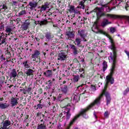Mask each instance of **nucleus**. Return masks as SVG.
I'll list each match as a JSON object with an SVG mask.
<instances>
[{
    "label": "nucleus",
    "instance_id": "nucleus-1",
    "mask_svg": "<svg viewBox=\"0 0 129 129\" xmlns=\"http://www.w3.org/2000/svg\"><path fill=\"white\" fill-rule=\"evenodd\" d=\"M110 57L112 60V63L110 69V73L106 77V86H108L109 83L110 84L114 83V78H113V76L115 71V68H116V63H117V55H111Z\"/></svg>",
    "mask_w": 129,
    "mask_h": 129
},
{
    "label": "nucleus",
    "instance_id": "nucleus-2",
    "mask_svg": "<svg viewBox=\"0 0 129 129\" xmlns=\"http://www.w3.org/2000/svg\"><path fill=\"white\" fill-rule=\"evenodd\" d=\"M108 86H106V84H105L102 93L100 94V95L94 100V103L95 104H100V101L101 100V98L103 97V95H105L106 97V105L110 104V102H111V97H110V94H109L108 92L106 91Z\"/></svg>",
    "mask_w": 129,
    "mask_h": 129
},
{
    "label": "nucleus",
    "instance_id": "nucleus-3",
    "mask_svg": "<svg viewBox=\"0 0 129 129\" xmlns=\"http://www.w3.org/2000/svg\"><path fill=\"white\" fill-rule=\"evenodd\" d=\"M94 105H95V104L94 103V102H93L91 105L88 106L87 107L81 109V110L80 111L79 114L77 115V117L78 118L82 116L84 118L87 119V118H88L87 112L89 111V110L91 109L92 106H94Z\"/></svg>",
    "mask_w": 129,
    "mask_h": 129
},
{
    "label": "nucleus",
    "instance_id": "nucleus-4",
    "mask_svg": "<svg viewBox=\"0 0 129 129\" xmlns=\"http://www.w3.org/2000/svg\"><path fill=\"white\" fill-rule=\"evenodd\" d=\"M97 19L96 21H99L101 18L102 17H107V18H110V19H124V16H120V15H116L115 14H105L102 13L101 14H96Z\"/></svg>",
    "mask_w": 129,
    "mask_h": 129
},
{
    "label": "nucleus",
    "instance_id": "nucleus-5",
    "mask_svg": "<svg viewBox=\"0 0 129 129\" xmlns=\"http://www.w3.org/2000/svg\"><path fill=\"white\" fill-rule=\"evenodd\" d=\"M108 38L109 39L110 42L111 43V45L110 46V49H111L113 52L112 53H111V55H117V49H116V47L115 46V43H114V40H113V39H112V37H110V35L109 34L107 36Z\"/></svg>",
    "mask_w": 129,
    "mask_h": 129
},
{
    "label": "nucleus",
    "instance_id": "nucleus-6",
    "mask_svg": "<svg viewBox=\"0 0 129 129\" xmlns=\"http://www.w3.org/2000/svg\"><path fill=\"white\" fill-rule=\"evenodd\" d=\"M40 55H41L40 51L38 50H35L34 53L31 54V58L33 59L32 61L40 64L41 63V57Z\"/></svg>",
    "mask_w": 129,
    "mask_h": 129
},
{
    "label": "nucleus",
    "instance_id": "nucleus-7",
    "mask_svg": "<svg viewBox=\"0 0 129 129\" xmlns=\"http://www.w3.org/2000/svg\"><path fill=\"white\" fill-rule=\"evenodd\" d=\"M67 59V54L65 50H61L58 54L57 60L60 61H64Z\"/></svg>",
    "mask_w": 129,
    "mask_h": 129
},
{
    "label": "nucleus",
    "instance_id": "nucleus-8",
    "mask_svg": "<svg viewBox=\"0 0 129 129\" xmlns=\"http://www.w3.org/2000/svg\"><path fill=\"white\" fill-rule=\"evenodd\" d=\"M76 73L79 74L81 78L84 79L86 76L85 75V70L83 68H82L81 67H79V68L76 70Z\"/></svg>",
    "mask_w": 129,
    "mask_h": 129
},
{
    "label": "nucleus",
    "instance_id": "nucleus-9",
    "mask_svg": "<svg viewBox=\"0 0 129 129\" xmlns=\"http://www.w3.org/2000/svg\"><path fill=\"white\" fill-rule=\"evenodd\" d=\"M70 110H71V109H70V108L68 109L67 112L66 111L62 110V112L59 114V116L61 117H62V115H63V114H66V119L67 120H69V119H70V117H71V113H70Z\"/></svg>",
    "mask_w": 129,
    "mask_h": 129
},
{
    "label": "nucleus",
    "instance_id": "nucleus-10",
    "mask_svg": "<svg viewBox=\"0 0 129 129\" xmlns=\"http://www.w3.org/2000/svg\"><path fill=\"white\" fill-rule=\"evenodd\" d=\"M38 6V3L35 1H32L29 2V5L27 6L31 11H34L37 8Z\"/></svg>",
    "mask_w": 129,
    "mask_h": 129
},
{
    "label": "nucleus",
    "instance_id": "nucleus-11",
    "mask_svg": "<svg viewBox=\"0 0 129 129\" xmlns=\"http://www.w3.org/2000/svg\"><path fill=\"white\" fill-rule=\"evenodd\" d=\"M36 129H47V126H46L44 119L40 120Z\"/></svg>",
    "mask_w": 129,
    "mask_h": 129
},
{
    "label": "nucleus",
    "instance_id": "nucleus-12",
    "mask_svg": "<svg viewBox=\"0 0 129 129\" xmlns=\"http://www.w3.org/2000/svg\"><path fill=\"white\" fill-rule=\"evenodd\" d=\"M20 98H17V97H12L11 98V106L12 107H14V106H16L17 105H18L19 102H18V100H19Z\"/></svg>",
    "mask_w": 129,
    "mask_h": 129
},
{
    "label": "nucleus",
    "instance_id": "nucleus-13",
    "mask_svg": "<svg viewBox=\"0 0 129 129\" xmlns=\"http://www.w3.org/2000/svg\"><path fill=\"white\" fill-rule=\"evenodd\" d=\"M9 125H11V121L6 120L5 121L3 126L1 128V129H13V128L11 126L8 127V126Z\"/></svg>",
    "mask_w": 129,
    "mask_h": 129
},
{
    "label": "nucleus",
    "instance_id": "nucleus-14",
    "mask_svg": "<svg viewBox=\"0 0 129 129\" xmlns=\"http://www.w3.org/2000/svg\"><path fill=\"white\" fill-rule=\"evenodd\" d=\"M71 98L67 97L61 101V103L65 105L66 106H70V104L71 103Z\"/></svg>",
    "mask_w": 129,
    "mask_h": 129
},
{
    "label": "nucleus",
    "instance_id": "nucleus-15",
    "mask_svg": "<svg viewBox=\"0 0 129 129\" xmlns=\"http://www.w3.org/2000/svg\"><path fill=\"white\" fill-rule=\"evenodd\" d=\"M9 76L11 79H12V78H17L18 73H17V70L16 69H12L11 71Z\"/></svg>",
    "mask_w": 129,
    "mask_h": 129
},
{
    "label": "nucleus",
    "instance_id": "nucleus-16",
    "mask_svg": "<svg viewBox=\"0 0 129 129\" xmlns=\"http://www.w3.org/2000/svg\"><path fill=\"white\" fill-rule=\"evenodd\" d=\"M29 26H30V22L29 20H26L21 26V29L23 31H27L28 28H29Z\"/></svg>",
    "mask_w": 129,
    "mask_h": 129
},
{
    "label": "nucleus",
    "instance_id": "nucleus-17",
    "mask_svg": "<svg viewBox=\"0 0 129 129\" xmlns=\"http://www.w3.org/2000/svg\"><path fill=\"white\" fill-rule=\"evenodd\" d=\"M81 38L80 37H77L75 41V45H77V47L79 48H84V46L81 45Z\"/></svg>",
    "mask_w": 129,
    "mask_h": 129
},
{
    "label": "nucleus",
    "instance_id": "nucleus-18",
    "mask_svg": "<svg viewBox=\"0 0 129 129\" xmlns=\"http://www.w3.org/2000/svg\"><path fill=\"white\" fill-rule=\"evenodd\" d=\"M73 68H77V66H79V67H81V64H80V62L79 61H78V59L77 58H74L73 60Z\"/></svg>",
    "mask_w": 129,
    "mask_h": 129
},
{
    "label": "nucleus",
    "instance_id": "nucleus-19",
    "mask_svg": "<svg viewBox=\"0 0 129 129\" xmlns=\"http://www.w3.org/2000/svg\"><path fill=\"white\" fill-rule=\"evenodd\" d=\"M45 37L46 40H48V41H50V40H52V39L54 38V35H53V34H52L50 32H47L45 33Z\"/></svg>",
    "mask_w": 129,
    "mask_h": 129
},
{
    "label": "nucleus",
    "instance_id": "nucleus-20",
    "mask_svg": "<svg viewBox=\"0 0 129 129\" xmlns=\"http://www.w3.org/2000/svg\"><path fill=\"white\" fill-rule=\"evenodd\" d=\"M34 70L29 69H26V72L24 73V74H26L27 76H34Z\"/></svg>",
    "mask_w": 129,
    "mask_h": 129
},
{
    "label": "nucleus",
    "instance_id": "nucleus-21",
    "mask_svg": "<svg viewBox=\"0 0 129 129\" xmlns=\"http://www.w3.org/2000/svg\"><path fill=\"white\" fill-rule=\"evenodd\" d=\"M78 33L81 38H86V34H85V30L80 29Z\"/></svg>",
    "mask_w": 129,
    "mask_h": 129
},
{
    "label": "nucleus",
    "instance_id": "nucleus-22",
    "mask_svg": "<svg viewBox=\"0 0 129 129\" xmlns=\"http://www.w3.org/2000/svg\"><path fill=\"white\" fill-rule=\"evenodd\" d=\"M71 49L73 50V53L74 55H76L79 53L78 49L76 46L74 45V44L71 45Z\"/></svg>",
    "mask_w": 129,
    "mask_h": 129
},
{
    "label": "nucleus",
    "instance_id": "nucleus-23",
    "mask_svg": "<svg viewBox=\"0 0 129 129\" xmlns=\"http://www.w3.org/2000/svg\"><path fill=\"white\" fill-rule=\"evenodd\" d=\"M66 36L68 37V40H71L72 38H74V33L72 31H67Z\"/></svg>",
    "mask_w": 129,
    "mask_h": 129
},
{
    "label": "nucleus",
    "instance_id": "nucleus-24",
    "mask_svg": "<svg viewBox=\"0 0 129 129\" xmlns=\"http://www.w3.org/2000/svg\"><path fill=\"white\" fill-rule=\"evenodd\" d=\"M61 91L63 94L68 93V86L63 85L61 87Z\"/></svg>",
    "mask_w": 129,
    "mask_h": 129
},
{
    "label": "nucleus",
    "instance_id": "nucleus-25",
    "mask_svg": "<svg viewBox=\"0 0 129 129\" xmlns=\"http://www.w3.org/2000/svg\"><path fill=\"white\" fill-rule=\"evenodd\" d=\"M7 45V38H6L4 36H0V46L1 45Z\"/></svg>",
    "mask_w": 129,
    "mask_h": 129
},
{
    "label": "nucleus",
    "instance_id": "nucleus-26",
    "mask_svg": "<svg viewBox=\"0 0 129 129\" xmlns=\"http://www.w3.org/2000/svg\"><path fill=\"white\" fill-rule=\"evenodd\" d=\"M75 7L74 6H70V9H67L68 12H67V14H68L69 12L70 14H74L75 11Z\"/></svg>",
    "mask_w": 129,
    "mask_h": 129
},
{
    "label": "nucleus",
    "instance_id": "nucleus-27",
    "mask_svg": "<svg viewBox=\"0 0 129 129\" xmlns=\"http://www.w3.org/2000/svg\"><path fill=\"white\" fill-rule=\"evenodd\" d=\"M77 118H78L77 117V116H75L73 119L72 120H71V121L70 122L68 127H70L71 128V126H72V125H73V124H74V122H75V121H76V120H77Z\"/></svg>",
    "mask_w": 129,
    "mask_h": 129
},
{
    "label": "nucleus",
    "instance_id": "nucleus-28",
    "mask_svg": "<svg viewBox=\"0 0 129 129\" xmlns=\"http://www.w3.org/2000/svg\"><path fill=\"white\" fill-rule=\"evenodd\" d=\"M110 24H111V22L108 21V20L107 19H104V21L101 23V26L104 27L106 26H107V25H110Z\"/></svg>",
    "mask_w": 129,
    "mask_h": 129
},
{
    "label": "nucleus",
    "instance_id": "nucleus-29",
    "mask_svg": "<svg viewBox=\"0 0 129 129\" xmlns=\"http://www.w3.org/2000/svg\"><path fill=\"white\" fill-rule=\"evenodd\" d=\"M10 105L7 103H0V108L1 109H6V108H8L9 107Z\"/></svg>",
    "mask_w": 129,
    "mask_h": 129
},
{
    "label": "nucleus",
    "instance_id": "nucleus-30",
    "mask_svg": "<svg viewBox=\"0 0 129 129\" xmlns=\"http://www.w3.org/2000/svg\"><path fill=\"white\" fill-rule=\"evenodd\" d=\"M23 65L24 67V69L26 70V69H29L30 68V64L29 63V60H26L23 62Z\"/></svg>",
    "mask_w": 129,
    "mask_h": 129
},
{
    "label": "nucleus",
    "instance_id": "nucleus-31",
    "mask_svg": "<svg viewBox=\"0 0 129 129\" xmlns=\"http://www.w3.org/2000/svg\"><path fill=\"white\" fill-rule=\"evenodd\" d=\"M81 77L80 76L77 75H74L73 80L74 83H76V82H78L80 80V79Z\"/></svg>",
    "mask_w": 129,
    "mask_h": 129
},
{
    "label": "nucleus",
    "instance_id": "nucleus-32",
    "mask_svg": "<svg viewBox=\"0 0 129 129\" xmlns=\"http://www.w3.org/2000/svg\"><path fill=\"white\" fill-rule=\"evenodd\" d=\"M44 75L46 76V77H51L52 76V74H53V72L52 70H48L43 73Z\"/></svg>",
    "mask_w": 129,
    "mask_h": 129
},
{
    "label": "nucleus",
    "instance_id": "nucleus-33",
    "mask_svg": "<svg viewBox=\"0 0 129 129\" xmlns=\"http://www.w3.org/2000/svg\"><path fill=\"white\" fill-rule=\"evenodd\" d=\"M44 107V105L42 104H37L34 105V109L35 110H38V109H42Z\"/></svg>",
    "mask_w": 129,
    "mask_h": 129
},
{
    "label": "nucleus",
    "instance_id": "nucleus-34",
    "mask_svg": "<svg viewBox=\"0 0 129 129\" xmlns=\"http://www.w3.org/2000/svg\"><path fill=\"white\" fill-rule=\"evenodd\" d=\"M85 2H83V1H81L79 3V9H82V10H85Z\"/></svg>",
    "mask_w": 129,
    "mask_h": 129
},
{
    "label": "nucleus",
    "instance_id": "nucleus-35",
    "mask_svg": "<svg viewBox=\"0 0 129 129\" xmlns=\"http://www.w3.org/2000/svg\"><path fill=\"white\" fill-rule=\"evenodd\" d=\"M97 11L98 12H97ZM93 12L94 13H96V14H99V15H101V14H105L101 11V8L98 7H96L95 9H94Z\"/></svg>",
    "mask_w": 129,
    "mask_h": 129
},
{
    "label": "nucleus",
    "instance_id": "nucleus-36",
    "mask_svg": "<svg viewBox=\"0 0 129 129\" xmlns=\"http://www.w3.org/2000/svg\"><path fill=\"white\" fill-rule=\"evenodd\" d=\"M107 67H108V66L107 65V62L105 60H104L103 62V72H104L106 69H107Z\"/></svg>",
    "mask_w": 129,
    "mask_h": 129
},
{
    "label": "nucleus",
    "instance_id": "nucleus-37",
    "mask_svg": "<svg viewBox=\"0 0 129 129\" xmlns=\"http://www.w3.org/2000/svg\"><path fill=\"white\" fill-rule=\"evenodd\" d=\"M38 22L40 26H44L45 25H47L48 24V20H47V19Z\"/></svg>",
    "mask_w": 129,
    "mask_h": 129
},
{
    "label": "nucleus",
    "instance_id": "nucleus-38",
    "mask_svg": "<svg viewBox=\"0 0 129 129\" xmlns=\"http://www.w3.org/2000/svg\"><path fill=\"white\" fill-rule=\"evenodd\" d=\"M31 86H32V84H30L27 89L26 90V91L28 92L29 95H32V88Z\"/></svg>",
    "mask_w": 129,
    "mask_h": 129
},
{
    "label": "nucleus",
    "instance_id": "nucleus-39",
    "mask_svg": "<svg viewBox=\"0 0 129 129\" xmlns=\"http://www.w3.org/2000/svg\"><path fill=\"white\" fill-rule=\"evenodd\" d=\"M98 33H99L100 34H102V35H104V36H106V37H107L108 36V34L106 33L105 31L102 30H99L97 32H96V34H98Z\"/></svg>",
    "mask_w": 129,
    "mask_h": 129
},
{
    "label": "nucleus",
    "instance_id": "nucleus-40",
    "mask_svg": "<svg viewBox=\"0 0 129 129\" xmlns=\"http://www.w3.org/2000/svg\"><path fill=\"white\" fill-rule=\"evenodd\" d=\"M47 7H48V6L46 5V3H45L44 5H42L40 8V11L44 12L46 11V10H47Z\"/></svg>",
    "mask_w": 129,
    "mask_h": 129
},
{
    "label": "nucleus",
    "instance_id": "nucleus-41",
    "mask_svg": "<svg viewBox=\"0 0 129 129\" xmlns=\"http://www.w3.org/2000/svg\"><path fill=\"white\" fill-rule=\"evenodd\" d=\"M6 33H10V34H11V35H13V29L11 28L10 27H6Z\"/></svg>",
    "mask_w": 129,
    "mask_h": 129
},
{
    "label": "nucleus",
    "instance_id": "nucleus-42",
    "mask_svg": "<svg viewBox=\"0 0 129 129\" xmlns=\"http://www.w3.org/2000/svg\"><path fill=\"white\" fill-rule=\"evenodd\" d=\"M24 72L22 71L19 72L17 74V78H21V77H23L24 76Z\"/></svg>",
    "mask_w": 129,
    "mask_h": 129
},
{
    "label": "nucleus",
    "instance_id": "nucleus-43",
    "mask_svg": "<svg viewBox=\"0 0 129 129\" xmlns=\"http://www.w3.org/2000/svg\"><path fill=\"white\" fill-rule=\"evenodd\" d=\"M6 59H10L12 57V53L9 51L6 53Z\"/></svg>",
    "mask_w": 129,
    "mask_h": 129
},
{
    "label": "nucleus",
    "instance_id": "nucleus-44",
    "mask_svg": "<svg viewBox=\"0 0 129 129\" xmlns=\"http://www.w3.org/2000/svg\"><path fill=\"white\" fill-rule=\"evenodd\" d=\"M75 15L79 16V15H80V11H76V10L74 13L71 15V18H75Z\"/></svg>",
    "mask_w": 129,
    "mask_h": 129
},
{
    "label": "nucleus",
    "instance_id": "nucleus-45",
    "mask_svg": "<svg viewBox=\"0 0 129 129\" xmlns=\"http://www.w3.org/2000/svg\"><path fill=\"white\" fill-rule=\"evenodd\" d=\"M57 101H60L61 103H62V101L63 99H62V94H59L58 96V97L56 99Z\"/></svg>",
    "mask_w": 129,
    "mask_h": 129
},
{
    "label": "nucleus",
    "instance_id": "nucleus-46",
    "mask_svg": "<svg viewBox=\"0 0 129 129\" xmlns=\"http://www.w3.org/2000/svg\"><path fill=\"white\" fill-rule=\"evenodd\" d=\"M27 14V12H26V10H22L20 11L19 13H18V16L20 17V16H23V15H26Z\"/></svg>",
    "mask_w": 129,
    "mask_h": 129
},
{
    "label": "nucleus",
    "instance_id": "nucleus-47",
    "mask_svg": "<svg viewBox=\"0 0 129 129\" xmlns=\"http://www.w3.org/2000/svg\"><path fill=\"white\" fill-rule=\"evenodd\" d=\"M37 37L39 38L42 40H44L45 39V36L43 35L42 33H39L38 34Z\"/></svg>",
    "mask_w": 129,
    "mask_h": 129
},
{
    "label": "nucleus",
    "instance_id": "nucleus-48",
    "mask_svg": "<svg viewBox=\"0 0 129 129\" xmlns=\"http://www.w3.org/2000/svg\"><path fill=\"white\" fill-rule=\"evenodd\" d=\"M129 92V87H127L124 91H123V95H126L127 93H128Z\"/></svg>",
    "mask_w": 129,
    "mask_h": 129
},
{
    "label": "nucleus",
    "instance_id": "nucleus-49",
    "mask_svg": "<svg viewBox=\"0 0 129 129\" xmlns=\"http://www.w3.org/2000/svg\"><path fill=\"white\" fill-rule=\"evenodd\" d=\"M110 33H112V34H113V33H114L115 32V28L110 27Z\"/></svg>",
    "mask_w": 129,
    "mask_h": 129
},
{
    "label": "nucleus",
    "instance_id": "nucleus-50",
    "mask_svg": "<svg viewBox=\"0 0 129 129\" xmlns=\"http://www.w3.org/2000/svg\"><path fill=\"white\" fill-rule=\"evenodd\" d=\"M64 74H66V77H68V76L70 75V73L69 72V71L66 70L64 71Z\"/></svg>",
    "mask_w": 129,
    "mask_h": 129
},
{
    "label": "nucleus",
    "instance_id": "nucleus-51",
    "mask_svg": "<svg viewBox=\"0 0 129 129\" xmlns=\"http://www.w3.org/2000/svg\"><path fill=\"white\" fill-rule=\"evenodd\" d=\"M109 115V113H108V111H106L104 113V116L106 118L108 117V116Z\"/></svg>",
    "mask_w": 129,
    "mask_h": 129
},
{
    "label": "nucleus",
    "instance_id": "nucleus-52",
    "mask_svg": "<svg viewBox=\"0 0 129 129\" xmlns=\"http://www.w3.org/2000/svg\"><path fill=\"white\" fill-rule=\"evenodd\" d=\"M2 9H3V10H4V11H6V10H8V6H7V5L4 4L2 6Z\"/></svg>",
    "mask_w": 129,
    "mask_h": 129
},
{
    "label": "nucleus",
    "instance_id": "nucleus-53",
    "mask_svg": "<svg viewBox=\"0 0 129 129\" xmlns=\"http://www.w3.org/2000/svg\"><path fill=\"white\" fill-rule=\"evenodd\" d=\"M16 21L17 22V25L18 24V26H20V22L22 23V20H21V19H20V18H17L16 19Z\"/></svg>",
    "mask_w": 129,
    "mask_h": 129
},
{
    "label": "nucleus",
    "instance_id": "nucleus-54",
    "mask_svg": "<svg viewBox=\"0 0 129 129\" xmlns=\"http://www.w3.org/2000/svg\"><path fill=\"white\" fill-rule=\"evenodd\" d=\"M56 107H58V104H55L54 106H53V109L52 110L53 111H56Z\"/></svg>",
    "mask_w": 129,
    "mask_h": 129
},
{
    "label": "nucleus",
    "instance_id": "nucleus-55",
    "mask_svg": "<svg viewBox=\"0 0 129 129\" xmlns=\"http://www.w3.org/2000/svg\"><path fill=\"white\" fill-rule=\"evenodd\" d=\"M38 93H39V94H42L43 93V89L42 88L38 89Z\"/></svg>",
    "mask_w": 129,
    "mask_h": 129
},
{
    "label": "nucleus",
    "instance_id": "nucleus-56",
    "mask_svg": "<svg viewBox=\"0 0 129 129\" xmlns=\"http://www.w3.org/2000/svg\"><path fill=\"white\" fill-rule=\"evenodd\" d=\"M48 86H49V87H50V86L53 84V82H52V81L49 80L48 81Z\"/></svg>",
    "mask_w": 129,
    "mask_h": 129
},
{
    "label": "nucleus",
    "instance_id": "nucleus-57",
    "mask_svg": "<svg viewBox=\"0 0 129 129\" xmlns=\"http://www.w3.org/2000/svg\"><path fill=\"white\" fill-rule=\"evenodd\" d=\"M91 88L93 91H95V90H96V87L94 85H91Z\"/></svg>",
    "mask_w": 129,
    "mask_h": 129
},
{
    "label": "nucleus",
    "instance_id": "nucleus-58",
    "mask_svg": "<svg viewBox=\"0 0 129 129\" xmlns=\"http://www.w3.org/2000/svg\"><path fill=\"white\" fill-rule=\"evenodd\" d=\"M41 114H42V112H37L36 114V117H39L41 116Z\"/></svg>",
    "mask_w": 129,
    "mask_h": 129
},
{
    "label": "nucleus",
    "instance_id": "nucleus-59",
    "mask_svg": "<svg viewBox=\"0 0 129 129\" xmlns=\"http://www.w3.org/2000/svg\"><path fill=\"white\" fill-rule=\"evenodd\" d=\"M20 91H23V93L24 94H27V91L25 89V88H23V89H20Z\"/></svg>",
    "mask_w": 129,
    "mask_h": 129
},
{
    "label": "nucleus",
    "instance_id": "nucleus-60",
    "mask_svg": "<svg viewBox=\"0 0 129 129\" xmlns=\"http://www.w3.org/2000/svg\"><path fill=\"white\" fill-rule=\"evenodd\" d=\"M26 82H24L22 84H21V86L20 87V88H23L24 86H26Z\"/></svg>",
    "mask_w": 129,
    "mask_h": 129
},
{
    "label": "nucleus",
    "instance_id": "nucleus-61",
    "mask_svg": "<svg viewBox=\"0 0 129 129\" xmlns=\"http://www.w3.org/2000/svg\"><path fill=\"white\" fill-rule=\"evenodd\" d=\"M10 61L12 62V63H16L17 61L16 60V58H12L11 60H10Z\"/></svg>",
    "mask_w": 129,
    "mask_h": 129
},
{
    "label": "nucleus",
    "instance_id": "nucleus-62",
    "mask_svg": "<svg viewBox=\"0 0 129 129\" xmlns=\"http://www.w3.org/2000/svg\"><path fill=\"white\" fill-rule=\"evenodd\" d=\"M12 16V13H9L7 15V17L8 18V19H10V18H11V17Z\"/></svg>",
    "mask_w": 129,
    "mask_h": 129
},
{
    "label": "nucleus",
    "instance_id": "nucleus-63",
    "mask_svg": "<svg viewBox=\"0 0 129 129\" xmlns=\"http://www.w3.org/2000/svg\"><path fill=\"white\" fill-rule=\"evenodd\" d=\"M12 5H13L14 6H16V5H17V4H18V2L17 1H13L12 2Z\"/></svg>",
    "mask_w": 129,
    "mask_h": 129
},
{
    "label": "nucleus",
    "instance_id": "nucleus-64",
    "mask_svg": "<svg viewBox=\"0 0 129 129\" xmlns=\"http://www.w3.org/2000/svg\"><path fill=\"white\" fill-rule=\"evenodd\" d=\"M124 52L125 53V54L127 55L128 58H129V52H128L126 50H124Z\"/></svg>",
    "mask_w": 129,
    "mask_h": 129
}]
</instances>
